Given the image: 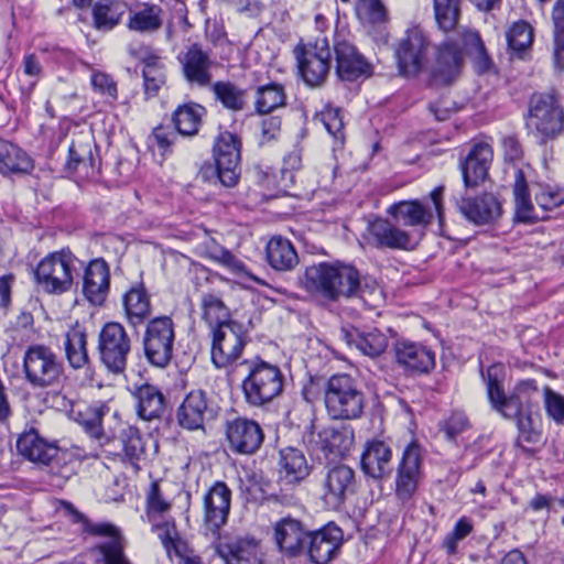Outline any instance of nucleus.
<instances>
[{
  "mask_svg": "<svg viewBox=\"0 0 564 564\" xmlns=\"http://www.w3.org/2000/svg\"><path fill=\"white\" fill-rule=\"evenodd\" d=\"M486 384L487 398L491 408L502 416H514L525 410H538L540 390L535 380L525 379L516 383L509 395L505 393L502 383L506 377L505 366L492 364L486 370L480 369Z\"/></svg>",
  "mask_w": 564,
  "mask_h": 564,
  "instance_id": "1",
  "label": "nucleus"
},
{
  "mask_svg": "<svg viewBox=\"0 0 564 564\" xmlns=\"http://www.w3.org/2000/svg\"><path fill=\"white\" fill-rule=\"evenodd\" d=\"M301 283L307 292L336 302L354 297L358 286V270L339 261L318 262L305 269Z\"/></svg>",
  "mask_w": 564,
  "mask_h": 564,
  "instance_id": "2",
  "label": "nucleus"
},
{
  "mask_svg": "<svg viewBox=\"0 0 564 564\" xmlns=\"http://www.w3.org/2000/svg\"><path fill=\"white\" fill-rule=\"evenodd\" d=\"M324 402L334 420H356L365 409V394L348 375L332 376L324 388Z\"/></svg>",
  "mask_w": 564,
  "mask_h": 564,
  "instance_id": "3",
  "label": "nucleus"
},
{
  "mask_svg": "<svg viewBox=\"0 0 564 564\" xmlns=\"http://www.w3.org/2000/svg\"><path fill=\"white\" fill-rule=\"evenodd\" d=\"M248 375L242 380V391L248 404L263 406L279 397L283 390V375L273 364L256 358L245 361Z\"/></svg>",
  "mask_w": 564,
  "mask_h": 564,
  "instance_id": "4",
  "label": "nucleus"
},
{
  "mask_svg": "<svg viewBox=\"0 0 564 564\" xmlns=\"http://www.w3.org/2000/svg\"><path fill=\"white\" fill-rule=\"evenodd\" d=\"M23 371L26 382L36 389L59 386L64 380V365L52 348L34 344L23 356Z\"/></svg>",
  "mask_w": 564,
  "mask_h": 564,
  "instance_id": "5",
  "label": "nucleus"
},
{
  "mask_svg": "<svg viewBox=\"0 0 564 564\" xmlns=\"http://www.w3.org/2000/svg\"><path fill=\"white\" fill-rule=\"evenodd\" d=\"M76 258L68 250L52 252L43 258L34 271L36 283L50 294H61L72 288Z\"/></svg>",
  "mask_w": 564,
  "mask_h": 564,
  "instance_id": "6",
  "label": "nucleus"
},
{
  "mask_svg": "<svg viewBox=\"0 0 564 564\" xmlns=\"http://www.w3.org/2000/svg\"><path fill=\"white\" fill-rule=\"evenodd\" d=\"M175 344V324L170 316L152 318L143 335V350L147 360L154 367L170 365Z\"/></svg>",
  "mask_w": 564,
  "mask_h": 564,
  "instance_id": "7",
  "label": "nucleus"
},
{
  "mask_svg": "<svg viewBox=\"0 0 564 564\" xmlns=\"http://www.w3.org/2000/svg\"><path fill=\"white\" fill-rule=\"evenodd\" d=\"M97 350L101 364L112 373H122L131 351V339L118 322L106 323L98 334Z\"/></svg>",
  "mask_w": 564,
  "mask_h": 564,
  "instance_id": "8",
  "label": "nucleus"
},
{
  "mask_svg": "<svg viewBox=\"0 0 564 564\" xmlns=\"http://www.w3.org/2000/svg\"><path fill=\"white\" fill-rule=\"evenodd\" d=\"M294 56L299 75L310 87L322 86L330 69V50L326 39H317L314 44L295 46Z\"/></svg>",
  "mask_w": 564,
  "mask_h": 564,
  "instance_id": "9",
  "label": "nucleus"
},
{
  "mask_svg": "<svg viewBox=\"0 0 564 564\" xmlns=\"http://www.w3.org/2000/svg\"><path fill=\"white\" fill-rule=\"evenodd\" d=\"M527 127L544 138H554L564 130V110L552 95H533L529 104Z\"/></svg>",
  "mask_w": 564,
  "mask_h": 564,
  "instance_id": "10",
  "label": "nucleus"
},
{
  "mask_svg": "<svg viewBox=\"0 0 564 564\" xmlns=\"http://www.w3.org/2000/svg\"><path fill=\"white\" fill-rule=\"evenodd\" d=\"M212 361L216 368L235 362L246 345L243 327L238 322L227 323L212 329Z\"/></svg>",
  "mask_w": 564,
  "mask_h": 564,
  "instance_id": "11",
  "label": "nucleus"
},
{
  "mask_svg": "<svg viewBox=\"0 0 564 564\" xmlns=\"http://www.w3.org/2000/svg\"><path fill=\"white\" fill-rule=\"evenodd\" d=\"M214 160L218 180L226 187L237 184L240 176V140L226 131L214 145Z\"/></svg>",
  "mask_w": 564,
  "mask_h": 564,
  "instance_id": "12",
  "label": "nucleus"
},
{
  "mask_svg": "<svg viewBox=\"0 0 564 564\" xmlns=\"http://www.w3.org/2000/svg\"><path fill=\"white\" fill-rule=\"evenodd\" d=\"M464 64L463 51L456 42L447 40L436 51V56L430 69L431 86L442 87L452 85L460 76Z\"/></svg>",
  "mask_w": 564,
  "mask_h": 564,
  "instance_id": "13",
  "label": "nucleus"
},
{
  "mask_svg": "<svg viewBox=\"0 0 564 564\" xmlns=\"http://www.w3.org/2000/svg\"><path fill=\"white\" fill-rule=\"evenodd\" d=\"M399 74L415 77L423 67V29L420 24L409 28L394 47Z\"/></svg>",
  "mask_w": 564,
  "mask_h": 564,
  "instance_id": "14",
  "label": "nucleus"
},
{
  "mask_svg": "<svg viewBox=\"0 0 564 564\" xmlns=\"http://www.w3.org/2000/svg\"><path fill=\"white\" fill-rule=\"evenodd\" d=\"M231 494L224 481H216L203 496V521L213 534H218L228 520Z\"/></svg>",
  "mask_w": 564,
  "mask_h": 564,
  "instance_id": "15",
  "label": "nucleus"
},
{
  "mask_svg": "<svg viewBox=\"0 0 564 564\" xmlns=\"http://www.w3.org/2000/svg\"><path fill=\"white\" fill-rule=\"evenodd\" d=\"M423 452L417 438L412 440L403 449L402 459L398 467L397 495L409 499L417 489L422 477Z\"/></svg>",
  "mask_w": 564,
  "mask_h": 564,
  "instance_id": "16",
  "label": "nucleus"
},
{
  "mask_svg": "<svg viewBox=\"0 0 564 564\" xmlns=\"http://www.w3.org/2000/svg\"><path fill=\"white\" fill-rule=\"evenodd\" d=\"M171 510V503L164 497L158 481H153L147 494V517L152 523V530L156 532L163 547H165V533L169 541L176 542L182 538L176 531L175 523L165 520V514Z\"/></svg>",
  "mask_w": 564,
  "mask_h": 564,
  "instance_id": "17",
  "label": "nucleus"
},
{
  "mask_svg": "<svg viewBox=\"0 0 564 564\" xmlns=\"http://www.w3.org/2000/svg\"><path fill=\"white\" fill-rule=\"evenodd\" d=\"M226 436L230 449L245 455L256 453L264 438L263 431L256 421L242 417L227 422Z\"/></svg>",
  "mask_w": 564,
  "mask_h": 564,
  "instance_id": "18",
  "label": "nucleus"
},
{
  "mask_svg": "<svg viewBox=\"0 0 564 564\" xmlns=\"http://www.w3.org/2000/svg\"><path fill=\"white\" fill-rule=\"evenodd\" d=\"M214 416L215 411L207 393L199 389L188 392L177 410L178 424L189 431L204 429L205 422Z\"/></svg>",
  "mask_w": 564,
  "mask_h": 564,
  "instance_id": "19",
  "label": "nucleus"
},
{
  "mask_svg": "<svg viewBox=\"0 0 564 564\" xmlns=\"http://www.w3.org/2000/svg\"><path fill=\"white\" fill-rule=\"evenodd\" d=\"M89 532L107 536L108 540L90 550V555L98 564H132L123 553L118 529L109 523L89 525Z\"/></svg>",
  "mask_w": 564,
  "mask_h": 564,
  "instance_id": "20",
  "label": "nucleus"
},
{
  "mask_svg": "<svg viewBox=\"0 0 564 564\" xmlns=\"http://www.w3.org/2000/svg\"><path fill=\"white\" fill-rule=\"evenodd\" d=\"M182 73L191 86L207 87L212 83V59L198 43H193L178 55Z\"/></svg>",
  "mask_w": 564,
  "mask_h": 564,
  "instance_id": "21",
  "label": "nucleus"
},
{
  "mask_svg": "<svg viewBox=\"0 0 564 564\" xmlns=\"http://www.w3.org/2000/svg\"><path fill=\"white\" fill-rule=\"evenodd\" d=\"M334 51L336 73L340 79L352 82L371 74V65L350 42L337 37Z\"/></svg>",
  "mask_w": 564,
  "mask_h": 564,
  "instance_id": "22",
  "label": "nucleus"
},
{
  "mask_svg": "<svg viewBox=\"0 0 564 564\" xmlns=\"http://www.w3.org/2000/svg\"><path fill=\"white\" fill-rule=\"evenodd\" d=\"M355 491V473L346 465L332 467L324 480L323 499L333 508H339L347 496Z\"/></svg>",
  "mask_w": 564,
  "mask_h": 564,
  "instance_id": "23",
  "label": "nucleus"
},
{
  "mask_svg": "<svg viewBox=\"0 0 564 564\" xmlns=\"http://www.w3.org/2000/svg\"><path fill=\"white\" fill-rule=\"evenodd\" d=\"M307 541V553L311 561L316 564H326L339 550L343 543V531L337 525L329 523L308 534Z\"/></svg>",
  "mask_w": 564,
  "mask_h": 564,
  "instance_id": "24",
  "label": "nucleus"
},
{
  "mask_svg": "<svg viewBox=\"0 0 564 564\" xmlns=\"http://www.w3.org/2000/svg\"><path fill=\"white\" fill-rule=\"evenodd\" d=\"M313 449L321 451L328 456H344L350 451L355 442L354 431L348 427L340 430L334 427H326L319 431L316 435L311 433L305 436Z\"/></svg>",
  "mask_w": 564,
  "mask_h": 564,
  "instance_id": "25",
  "label": "nucleus"
},
{
  "mask_svg": "<svg viewBox=\"0 0 564 564\" xmlns=\"http://www.w3.org/2000/svg\"><path fill=\"white\" fill-rule=\"evenodd\" d=\"M492 148L487 142H474L465 160L462 162V173L466 186H475L484 181L492 162Z\"/></svg>",
  "mask_w": 564,
  "mask_h": 564,
  "instance_id": "26",
  "label": "nucleus"
},
{
  "mask_svg": "<svg viewBox=\"0 0 564 564\" xmlns=\"http://www.w3.org/2000/svg\"><path fill=\"white\" fill-rule=\"evenodd\" d=\"M83 292L94 305H102L110 285V272L104 259L91 260L85 269Z\"/></svg>",
  "mask_w": 564,
  "mask_h": 564,
  "instance_id": "27",
  "label": "nucleus"
},
{
  "mask_svg": "<svg viewBox=\"0 0 564 564\" xmlns=\"http://www.w3.org/2000/svg\"><path fill=\"white\" fill-rule=\"evenodd\" d=\"M66 169L88 180H96L98 177V160L94 156V143L89 137L72 142L68 149Z\"/></svg>",
  "mask_w": 564,
  "mask_h": 564,
  "instance_id": "28",
  "label": "nucleus"
},
{
  "mask_svg": "<svg viewBox=\"0 0 564 564\" xmlns=\"http://www.w3.org/2000/svg\"><path fill=\"white\" fill-rule=\"evenodd\" d=\"M307 536V531L296 519L283 518L274 525L275 543L289 556H296L304 550Z\"/></svg>",
  "mask_w": 564,
  "mask_h": 564,
  "instance_id": "29",
  "label": "nucleus"
},
{
  "mask_svg": "<svg viewBox=\"0 0 564 564\" xmlns=\"http://www.w3.org/2000/svg\"><path fill=\"white\" fill-rule=\"evenodd\" d=\"M217 553L226 564H263V552L254 539H237L217 545Z\"/></svg>",
  "mask_w": 564,
  "mask_h": 564,
  "instance_id": "30",
  "label": "nucleus"
},
{
  "mask_svg": "<svg viewBox=\"0 0 564 564\" xmlns=\"http://www.w3.org/2000/svg\"><path fill=\"white\" fill-rule=\"evenodd\" d=\"M367 230L369 238L372 239L377 247L410 249L413 246L409 235L399 229L389 219L376 217L373 220H368Z\"/></svg>",
  "mask_w": 564,
  "mask_h": 564,
  "instance_id": "31",
  "label": "nucleus"
},
{
  "mask_svg": "<svg viewBox=\"0 0 564 564\" xmlns=\"http://www.w3.org/2000/svg\"><path fill=\"white\" fill-rule=\"evenodd\" d=\"M17 448L20 455L33 463L47 465L56 455L57 447L41 437L31 429L22 433L17 441Z\"/></svg>",
  "mask_w": 564,
  "mask_h": 564,
  "instance_id": "32",
  "label": "nucleus"
},
{
  "mask_svg": "<svg viewBox=\"0 0 564 564\" xmlns=\"http://www.w3.org/2000/svg\"><path fill=\"white\" fill-rule=\"evenodd\" d=\"M392 451L381 440L373 438L366 443L361 454V468L370 477L380 478L390 471Z\"/></svg>",
  "mask_w": 564,
  "mask_h": 564,
  "instance_id": "33",
  "label": "nucleus"
},
{
  "mask_svg": "<svg viewBox=\"0 0 564 564\" xmlns=\"http://www.w3.org/2000/svg\"><path fill=\"white\" fill-rule=\"evenodd\" d=\"M340 337L349 347H355L361 355L376 358L386 351L388 347L387 336L375 329L368 333H360L357 329L340 330Z\"/></svg>",
  "mask_w": 564,
  "mask_h": 564,
  "instance_id": "34",
  "label": "nucleus"
},
{
  "mask_svg": "<svg viewBox=\"0 0 564 564\" xmlns=\"http://www.w3.org/2000/svg\"><path fill=\"white\" fill-rule=\"evenodd\" d=\"M127 321L132 326L141 325L151 314V300L143 284L132 285L122 296Z\"/></svg>",
  "mask_w": 564,
  "mask_h": 564,
  "instance_id": "35",
  "label": "nucleus"
},
{
  "mask_svg": "<svg viewBox=\"0 0 564 564\" xmlns=\"http://www.w3.org/2000/svg\"><path fill=\"white\" fill-rule=\"evenodd\" d=\"M265 256L268 263L276 271H291L299 264L294 246L281 236H274L268 241Z\"/></svg>",
  "mask_w": 564,
  "mask_h": 564,
  "instance_id": "36",
  "label": "nucleus"
},
{
  "mask_svg": "<svg viewBox=\"0 0 564 564\" xmlns=\"http://www.w3.org/2000/svg\"><path fill=\"white\" fill-rule=\"evenodd\" d=\"M63 347L72 368L80 369L88 364L87 333L83 325L76 323L67 329Z\"/></svg>",
  "mask_w": 564,
  "mask_h": 564,
  "instance_id": "37",
  "label": "nucleus"
},
{
  "mask_svg": "<svg viewBox=\"0 0 564 564\" xmlns=\"http://www.w3.org/2000/svg\"><path fill=\"white\" fill-rule=\"evenodd\" d=\"M33 170V161L18 145L0 140V173L3 175L26 174Z\"/></svg>",
  "mask_w": 564,
  "mask_h": 564,
  "instance_id": "38",
  "label": "nucleus"
},
{
  "mask_svg": "<svg viewBox=\"0 0 564 564\" xmlns=\"http://www.w3.org/2000/svg\"><path fill=\"white\" fill-rule=\"evenodd\" d=\"M72 415L74 420L83 426L85 432L91 438L98 441L100 445L108 442V438L104 436L101 429V421L105 415L104 406L78 404L72 410Z\"/></svg>",
  "mask_w": 564,
  "mask_h": 564,
  "instance_id": "39",
  "label": "nucleus"
},
{
  "mask_svg": "<svg viewBox=\"0 0 564 564\" xmlns=\"http://www.w3.org/2000/svg\"><path fill=\"white\" fill-rule=\"evenodd\" d=\"M127 3L119 0H98L93 8L94 26L99 31H110L119 24L127 12Z\"/></svg>",
  "mask_w": 564,
  "mask_h": 564,
  "instance_id": "40",
  "label": "nucleus"
},
{
  "mask_svg": "<svg viewBox=\"0 0 564 564\" xmlns=\"http://www.w3.org/2000/svg\"><path fill=\"white\" fill-rule=\"evenodd\" d=\"M280 474L288 484H295L308 475V465L303 453L294 447L280 452Z\"/></svg>",
  "mask_w": 564,
  "mask_h": 564,
  "instance_id": "41",
  "label": "nucleus"
},
{
  "mask_svg": "<svg viewBox=\"0 0 564 564\" xmlns=\"http://www.w3.org/2000/svg\"><path fill=\"white\" fill-rule=\"evenodd\" d=\"M205 113L206 109L196 102L178 106L173 113V122L177 133L188 137L197 134Z\"/></svg>",
  "mask_w": 564,
  "mask_h": 564,
  "instance_id": "42",
  "label": "nucleus"
},
{
  "mask_svg": "<svg viewBox=\"0 0 564 564\" xmlns=\"http://www.w3.org/2000/svg\"><path fill=\"white\" fill-rule=\"evenodd\" d=\"M138 415L151 421L160 417L164 410V397L162 392L154 386H141L135 393Z\"/></svg>",
  "mask_w": 564,
  "mask_h": 564,
  "instance_id": "43",
  "label": "nucleus"
},
{
  "mask_svg": "<svg viewBox=\"0 0 564 564\" xmlns=\"http://www.w3.org/2000/svg\"><path fill=\"white\" fill-rule=\"evenodd\" d=\"M119 442L122 448V460L137 474L140 470L139 462L144 456V443L139 431L134 427H126L121 431Z\"/></svg>",
  "mask_w": 564,
  "mask_h": 564,
  "instance_id": "44",
  "label": "nucleus"
},
{
  "mask_svg": "<svg viewBox=\"0 0 564 564\" xmlns=\"http://www.w3.org/2000/svg\"><path fill=\"white\" fill-rule=\"evenodd\" d=\"M460 39L466 53L471 57L476 70L480 74L488 72L492 61L485 47V43L478 31L473 29H463Z\"/></svg>",
  "mask_w": 564,
  "mask_h": 564,
  "instance_id": "45",
  "label": "nucleus"
},
{
  "mask_svg": "<svg viewBox=\"0 0 564 564\" xmlns=\"http://www.w3.org/2000/svg\"><path fill=\"white\" fill-rule=\"evenodd\" d=\"M163 24V10L158 4H144L129 17L128 28L140 33H152Z\"/></svg>",
  "mask_w": 564,
  "mask_h": 564,
  "instance_id": "46",
  "label": "nucleus"
},
{
  "mask_svg": "<svg viewBox=\"0 0 564 564\" xmlns=\"http://www.w3.org/2000/svg\"><path fill=\"white\" fill-rule=\"evenodd\" d=\"M212 90L226 109L242 111L247 106V91L228 80H219L213 84Z\"/></svg>",
  "mask_w": 564,
  "mask_h": 564,
  "instance_id": "47",
  "label": "nucleus"
},
{
  "mask_svg": "<svg viewBox=\"0 0 564 564\" xmlns=\"http://www.w3.org/2000/svg\"><path fill=\"white\" fill-rule=\"evenodd\" d=\"M143 86L145 98H153L166 82V73L163 62L155 55L143 58Z\"/></svg>",
  "mask_w": 564,
  "mask_h": 564,
  "instance_id": "48",
  "label": "nucleus"
},
{
  "mask_svg": "<svg viewBox=\"0 0 564 564\" xmlns=\"http://www.w3.org/2000/svg\"><path fill=\"white\" fill-rule=\"evenodd\" d=\"M284 87L278 83L259 86L256 90V110L258 113H269L285 105Z\"/></svg>",
  "mask_w": 564,
  "mask_h": 564,
  "instance_id": "49",
  "label": "nucleus"
},
{
  "mask_svg": "<svg viewBox=\"0 0 564 564\" xmlns=\"http://www.w3.org/2000/svg\"><path fill=\"white\" fill-rule=\"evenodd\" d=\"M516 420L519 431L518 442L536 444L541 438L540 414L538 410H525L514 416H505Z\"/></svg>",
  "mask_w": 564,
  "mask_h": 564,
  "instance_id": "50",
  "label": "nucleus"
},
{
  "mask_svg": "<svg viewBox=\"0 0 564 564\" xmlns=\"http://www.w3.org/2000/svg\"><path fill=\"white\" fill-rule=\"evenodd\" d=\"M202 317L212 327L227 323H235L229 319V310L224 302L214 294H204L200 301Z\"/></svg>",
  "mask_w": 564,
  "mask_h": 564,
  "instance_id": "51",
  "label": "nucleus"
},
{
  "mask_svg": "<svg viewBox=\"0 0 564 564\" xmlns=\"http://www.w3.org/2000/svg\"><path fill=\"white\" fill-rule=\"evenodd\" d=\"M397 362L408 371L421 372L422 349L415 343L400 339L394 345Z\"/></svg>",
  "mask_w": 564,
  "mask_h": 564,
  "instance_id": "52",
  "label": "nucleus"
},
{
  "mask_svg": "<svg viewBox=\"0 0 564 564\" xmlns=\"http://www.w3.org/2000/svg\"><path fill=\"white\" fill-rule=\"evenodd\" d=\"M434 14L442 31L454 30L460 15L459 0H434Z\"/></svg>",
  "mask_w": 564,
  "mask_h": 564,
  "instance_id": "53",
  "label": "nucleus"
},
{
  "mask_svg": "<svg viewBox=\"0 0 564 564\" xmlns=\"http://www.w3.org/2000/svg\"><path fill=\"white\" fill-rule=\"evenodd\" d=\"M316 119L325 127L328 134L334 139L335 144L341 147L345 141L341 110L333 106H325Z\"/></svg>",
  "mask_w": 564,
  "mask_h": 564,
  "instance_id": "54",
  "label": "nucleus"
},
{
  "mask_svg": "<svg viewBox=\"0 0 564 564\" xmlns=\"http://www.w3.org/2000/svg\"><path fill=\"white\" fill-rule=\"evenodd\" d=\"M509 47L514 52H523L533 42V29L525 21L514 22L507 32Z\"/></svg>",
  "mask_w": 564,
  "mask_h": 564,
  "instance_id": "55",
  "label": "nucleus"
},
{
  "mask_svg": "<svg viewBox=\"0 0 564 564\" xmlns=\"http://www.w3.org/2000/svg\"><path fill=\"white\" fill-rule=\"evenodd\" d=\"M165 536V551L171 561H175L176 564H202L199 556H197L194 550L183 539L171 542L169 535Z\"/></svg>",
  "mask_w": 564,
  "mask_h": 564,
  "instance_id": "56",
  "label": "nucleus"
},
{
  "mask_svg": "<svg viewBox=\"0 0 564 564\" xmlns=\"http://www.w3.org/2000/svg\"><path fill=\"white\" fill-rule=\"evenodd\" d=\"M90 84L94 91L102 96L108 102L113 104L118 99V87L113 77L100 70H93Z\"/></svg>",
  "mask_w": 564,
  "mask_h": 564,
  "instance_id": "57",
  "label": "nucleus"
},
{
  "mask_svg": "<svg viewBox=\"0 0 564 564\" xmlns=\"http://www.w3.org/2000/svg\"><path fill=\"white\" fill-rule=\"evenodd\" d=\"M358 18L371 24L382 23L387 19V10L381 0H357Z\"/></svg>",
  "mask_w": 564,
  "mask_h": 564,
  "instance_id": "58",
  "label": "nucleus"
},
{
  "mask_svg": "<svg viewBox=\"0 0 564 564\" xmlns=\"http://www.w3.org/2000/svg\"><path fill=\"white\" fill-rule=\"evenodd\" d=\"M513 197L516 212H531L533 209L524 172L519 167L514 171Z\"/></svg>",
  "mask_w": 564,
  "mask_h": 564,
  "instance_id": "59",
  "label": "nucleus"
},
{
  "mask_svg": "<svg viewBox=\"0 0 564 564\" xmlns=\"http://www.w3.org/2000/svg\"><path fill=\"white\" fill-rule=\"evenodd\" d=\"M474 525L469 518L462 517L454 525L452 532H449L444 539L443 545L447 553L455 554L457 546L460 541L468 536L473 532Z\"/></svg>",
  "mask_w": 564,
  "mask_h": 564,
  "instance_id": "60",
  "label": "nucleus"
},
{
  "mask_svg": "<svg viewBox=\"0 0 564 564\" xmlns=\"http://www.w3.org/2000/svg\"><path fill=\"white\" fill-rule=\"evenodd\" d=\"M469 420L464 412L454 411L448 417L440 423V429L445 433L448 441H455L456 437L468 430Z\"/></svg>",
  "mask_w": 564,
  "mask_h": 564,
  "instance_id": "61",
  "label": "nucleus"
},
{
  "mask_svg": "<svg viewBox=\"0 0 564 564\" xmlns=\"http://www.w3.org/2000/svg\"><path fill=\"white\" fill-rule=\"evenodd\" d=\"M535 199L544 210L558 208L564 205V188L558 186L542 187Z\"/></svg>",
  "mask_w": 564,
  "mask_h": 564,
  "instance_id": "62",
  "label": "nucleus"
},
{
  "mask_svg": "<svg viewBox=\"0 0 564 564\" xmlns=\"http://www.w3.org/2000/svg\"><path fill=\"white\" fill-rule=\"evenodd\" d=\"M502 205L494 193H484L475 198L467 199V207L462 212H501Z\"/></svg>",
  "mask_w": 564,
  "mask_h": 564,
  "instance_id": "63",
  "label": "nucleus"
},
{
  "mask_svg": "<svg viewBox=\"0 0 564 564\" xmlns=\"http://www.w3.org/2000/svg\"><path fill=\"white\" fill-rule=\"evenodd\" d=\"M544 406L547 415L556 423L564 422V397L551 390L549 387L544 388Z\"/></svg>",
  "mask_w": 564,
  "mask_h": 564,
  "instance_id": "64",
  "label": "nucleus"
}]
</instances>
